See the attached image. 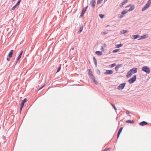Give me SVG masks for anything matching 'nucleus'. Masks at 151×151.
<instances>
[{"mask_svg":"<svg viewBox=\"0 0 151 151\" xmlns=\"http://www.w3.org/2000/svg\"><path fill=\"white\" fill-rule=\"evenodd\" d=\"M120 49H116L114 50H113L112 51L113 53H116Z\"/></svg>","mask_w":151,"mask_h":151,"instance_id":"obj_32","label":"nucleus"},{"mask_svg":"<svg viewBox=\"0 0 151 151\" xmlns=\"http://www.w3.org/2000/svg\"><path fill=\"white\" fill-rule=\"evenodd\" d=\"M124 16L121 14H119L118 16V17L119 18H122Z\"/></svg>","mask_w":151,"mask_h":151,"instance_id":"obj_35","label":"nucleus"},{"mask_svg":"<svg viewBox=\"0 0 151 151\" xmlns=\"http://www.w3.org/2000/svg\"><path fill=\"white\" fill-rule=\"evenodd\" d=\"M86 12V11L85 10H83V9H82L81 15H80L81 17H83L84 14L85 12Z\"/></svg>","mask_w":151,"mask_h":151,"instance_id":"obj_22","label":"nucleus"},{"mask_svg":"<svg viewBox=\"0 0 151 151\" xmlns=\"http://www.w3.org/2000/svg\"><path fill=\"white\" fill-rule=\"evenodd\" d=\"M123 45L122 44L116 45H115V47L116 48H119L120 47L122 46Z\"/></svg>","mask_w":151,"mask_h":151,"instance_id":"obj_24","label":"nucleus"},{"mask_svg":"<svg viewBox=\"0 0 151 151\" xmlns=\"http://www.w3.org/2000/svg\"><path fill=\"white\" fill-rule=\"evenodd\" d=\"M126 114H127L129 115V116H130V115H129V111H127Z\"/></svg>","mask_w":151,"mask_h":151,"instance_id":"obj_42","label":"nucleus"},{"mask_svg":"<svg viewBox=\"0 0 151 151\" xmlns=\"http://www.w3.org/2000/svg\"><path fill=\"white\" fill-rule=\"evenodd\" d=\"M95 53L99 56H100L103 55L102 52L99 51H96Z\"/></svg>","mask_w":151,"mask_h":151,"instance_id":"obj_18","label":"nucleus"},{"mask_svg":"<svg viewBox=\"0 0 151 151\" xmlns=\"http://www.w3.org/2000/svg\"><path fill=\"white\" fill-rule=\"evenodd\" d=\"M142 70L147 73H149L150 72V68L147 66L143 67L142 68Z\"/></svg>","mask_w":151,"mask_h":151,"instance_id":"obj_2","label":"nucleus"},{"mask_svg":"<svg viewBox=\"0 0 151 151\" xmlns=\"http://www.w3.org/2000/svg\"><path fill=\"white\" fill-rule=\"evenodd\" d=\"M10 58H8L7 57L6 58V60H7L8 61H10Z\"/></svg>","mask_w":151,"mask_h":151,"instance_id":"obj_44","label":"nucleus"},{"mask_svg":"<svg viewBox=\"0 0 151 151\" xmlns=\"http://www.w3.org/2000/svg\"><path fill=\"white\" fill-rule=\"evenodd\" d=\"M18 6L16 4L13 6L12 8V10H14V9H15V8L17 6Z\"/></svg>","mask_w":151,"mask_h":151,"instance_id":"obj_34","label":"nucleus"},{"mask_svg":"<svg viewBox=\"0 0 151 151\" xmlns=\"http://www.w3.org/2000/svg\"><path fill=\"white\" fill-rule=\"evenodd\" d=\"M128 12V10H127V9H125L122 12L121 14L122 15H124L127 13Z\"/></svg>","mask_w":151,"mask_h":151,"instance_id":"obj_23","label":"nucleus"},{"mask_svg":"<svg viewBox=\"0 0 151 151\" xmlns=\"http://www.w3.org/2000/svg\"><path fill=\"white\" fill-rule=\"evenodd\" d=\"M123 128L122 127H121L119 130L118 133L120 134L121 132H122V130Z\"/></svg>","mask_w":151,"mask_h":151,"instance_id":"obj_31","label":"nucleus"},{"mask_svg":"<svg viewBox=\"0 0 151 151\" xmlns=\"http://www.w3.org/2000/svg\"><path fill=\"white\" fill-rule=\"evenodd\" d=\"M116 65V64L115 63H114L112 64H111V65H110L109 66L111 68H112Z\"/></svg>","mask_w":151,"mask_h":151,"instance_id":"obj_33","label":"nucleus"},{"mask_svg":"<svg viewBox=\"0 0 151 151\" xmlns=\"http://www.w3.org/2000/svg\"><path fill=\"white\" fill-rule=\"evenodd\" d=\"M106 34V32H103V34H104V35H105Z\"/></svg>","mask_w":151,"mask_h":151,"instance_id":"obj_49","label":"nucleus"},{"mask_svg":"<svg viewBox=\"0 0 151 151\" xmlns=\"http://www.w3.org/2000/svg\"><path fill=\"white\" fill-rule=\"evenodd\" d=\"M122 66V64H119L117 65L115 68V70L116 71H118L119 68L121 67Z\"/></svg>","mask_w":151,"mask_h":151,"instance_id":"obj_13","label":"nucleus"},{"mask_svg":"<svg viewBox=\"0 0 151 151\" xmlns=\"http://www.w3.org/2000/svg\"><path fill=\"white\" fill-rule=\"evenodd\" d=\"M130 6H131V4H129V5H128L126 7L127 8V7H129Z\"/></svg>","mask_w":151,"mask_h":151,"instance_id":"obj_48","label":"nucleus"},{"mask_svg":"<svg viewBox=\"0 0 151 151\" xmlns=\"http://www.w3.org/2000/svg\"><path fill=\"white\" fill-rule=\"evenodd\" d=\"M126 83H123L120 84L118 87V89H123L124 88L125 85H126Z\"/></svg>","mask_w":151,"mask_h":151,"instance_id":"obj_6","label":"nucleus"},{"mask_svg":"<svg viewBox=\"0 0 151 151\" xmlns=\"http://www.w3.org/2000/svg\"><path fill=\"white\" fill-rule=\"evenodd\" d=\"M128 31L127 30H122L120 32V34H124V33L127 32Z\"/></svg>","mask_w":151,"mask_h":151,"instance_id":"obj_26","label":"nucleus"},{"mask_svg":"<svg viewBox=\"0 0 151 151\" xmlns=\"http://www.w3.org/2000/svg\"><path fill=\"white\" fill-rule=\"evenodd\" d=\"M23 53V51L22 50L20 52V53L19 54V55L18 57L17 58V60H19L20 58H21L22 55Z\"/></svg>","mask_w":151,"mask_h":151,"instance_id":"obj_16","label":"nucleus"},{"mask_svg":"<svg viewBox=\"0 0 151 151\" xmlns=\"http://www.w3.org/2000/svg\"><path fill=\"white\" fill-rule=\"evenodd\" d=\"M107 0H105L106 1Z\"/></svg>","mask_w":151,"mask_h":151,"instance_id":"obj_51","label":"nucleus"},{"mask_svg":"<svg viewBox=\"0 0 151 151\" xmlns=\"http://www.w3.org/2000/svg\"><path fill=\"white\" fill-rule=\"evenodd\" d=\"M45 86V84L43 85L42 87H41L38 90H40L43 88Z\"/></svg>","mask_w":151,"mask_h":151,"instance_id":"obj_43","label":"nucleus"},{"mask_svg":"<svg viewBox=\"0 0 151 151\" xmlns=\"http://www.w3.org/2000/svg\"><path fill=\"white\" fill-rule=\"evenodd\" d=\"M19 60H17H17L16 61V62H15V65L17 64L18 63V61H19Z\"/></svg>","mask_w":151,"mask_h":151,"instance_id":"obj_47","label":"nucleus"},{"mask_svg":"<svg viewBox=\"0 0 151 151\" xmlns=\"http://www.w3.org/2000/svg\"><path fill=\"white\" fill-rule=\"evenodd\" d=\"M132 73H131V72H130L129 71L127 73V78H128L129 77H130L131 75H132Z\"/></svg>","mask_w":151,"mask_h":151,"instance_id":"obj_20","label":"nucleus"},{"mask_svg":"<svg viewBox=\"0 0 151 151\" xmlns=\"http://www.w3.org/2000/svg\"><path fill=\"white\" fill-rule=\"evenodd\" d=\"M110 149V148H108V149H104V150L105 151H107L108 150H109Z\"/></svg>","mask_w":151,"mask_h":151,"instance_id":"obj_46","label":"nucleus"},{"mask_svg":"<svg viewBox=\"0 0 151 151\" xmlns=\"http://www.w3.org/2000/svg\"><path fill=\"white\" fill-rule=\"evenodd\" d=\"M104 151H105L104 150Z\"/></svg>","mask_w":151,"mask_h":151,"instance_id":"obj_52","label":"nucleus"},{"mask_svg":"<svg viewBox=\"0 0 151 151\" xmlns=\"http://www.w3.org/2000/svg\"><path fill=\"white\" fill-rule=\"evenodd\" d=\"M27 101V99L26 98L24 99L22 101L20 106L23 107L24 105V104Z\"/></svg>","mask_w":151,"mask_h":151,"instance_id":"obj_10","label":"nucleus"},{"mask_svg":"<svg viewBox=\"0 0 151 151\" xmlns=\"http://www.w3.org/2000/svg\"><path fill=\"white\" fill-rule=\"evenodd\" d=\"M88 6H87L84 8H83V9L86 11L87 8H88Z\"/></svg>","mask_w":151,"mask_h":151,"instance_id":"obj_41","label":"nucleus"},{"mask_svg":"<svg viewBox=\"0 0 151 151\" xmlns=\"http://www.w3.org/2000/svg\"><path fill=\"white\" fill-rule=\"evenodd\" d=\"M96 73L98 74L99 75L101 73V72L100 71V70L98 69H97L96 70Z\"/></svg>","mask_w":151,"mask_h":151,"instance_id":"obj_30","label":"nucleus"},{"mask_svg":"<svg viewBox=\"0 0 151 151\" xmlns=\"http://www.w3.org/2000/svg\"><path fill=\"white\" fill-rule=\"evenodd\" d=\"M147 35H145L143 36H142L140 38L139 40L145 39L147 37Z\"/></svg>","mask_w":151,"mask_h":151,"instance_id":"obj_25","label":"nucleus"},{"mask_svg":"<svg viewBox=\"0 0 151 151\" xmlns=\"http://www.w3.org/2000/svg\"><path fill=\"white\" fill-rule=\"evenodd\" d=\"M111 105L113 107L115 111H116V110H117V109L116 108L115 106L112 103H111Z\"/></svg>","mask_w":151,"mask_h":151,"instance_id":"obj_29","label":"nucleus"},{"mask_svg":"<svg viewBox=\"0 0 151 151\" xmlns=\"http://www.w3.org/2000/svg\"><path fill=\"white\" fill-rule=\"evenodd\" d=\"M151 4V0H148L147 3L142 8V11H145L147 9Z\"/></svg>","mask_w":151,"mask_h":151,"instance_id":"obj_1","label":"nucleus"},{"mask_svg":"<svg viewBox=\"0 0 151 151\" xmlns=\"http://www.w3.org/2000/svg\"><path fill=\"white\" fill-rule=\"evenodd\" d=\"M14 50H11L10 52L9 53L8 55V57H9L10 58H11L12 57L13 54Z\"/></svg>","mask_w":151,"mask_h":151,"instance_id":"obj_9","label":"nucleus"},{"mask_svg":"<svg viewBox=\"0 0 151 151\" xmlns=\"http://www.w3.org/2000/svg\"><path fill=\"white\" fill-rule=\"evenodd\" d=\"M134 9V5H132L131 6L130 8L128 10L129 12H131L132 10H133Z\"/></svg>","mask_w":151,"mask_h":151,"instance_id":"obj_21","label":"nucleus"},{"mask_svg":"<svg viewBox=\"0 0 151 151\" xmlns=\"http://www.w3.org/2000/svg\"><path fill=\"white\" fill-rule=\"evenodd\" d=\"M126 122L130 124H133L134 122V121L133 120H128L126 121Z\"/></svg>","mask_w":151,"mask_h":151,"instance_id":"obj_19","label":"nucleus"},{"mask_svg":"<svg viewBox=\"0 0 151 151\" xmlns=\"http://www.w3.org/2000/svg\"><path fill=\"white\" fill-rule=\"evenodd\" d=\"M88 75L89 76V77L93 75L92 74V71L91 69H88Z\"/></svg>","mask_w":151,"mask_h":151,"instance_id":"obj_15","label":"nucleus"},{"mask_svg":"<svg viewBox=\"0 0 151 151\" xmlns=\"http://www.w3.org/2000/svg\"><path fill=\"white\" fill-rule=\"evenodd\" d=\"M137 68H134L130 70L129 71L132 74L137 73Z\"/></svg>","mask_w":151,"mask_h":151,"instance_id":"obj_8","label":"nucleus"},{"mask_svg":"<svg viewBox=\"0 0 151 151\" xmlns=\"http://www.w3.org/2000/svg\"><path fill=\"white\" fill-rule=\"evenodd\" d=\"M139 37V35H132V39L135 40L138 38Z\"/></svg>","mask_w":151,"mask_h":151,"instance_id":"obj_12","label":"nucleus"},{"mask_svg":"<svg viewBox=\"0 0 151 151\" xmlns=\"http://www.w3.org/2000/svg\"><path fill=\"white\" fill-rule=\"evenodd\" d=\"M61 65H60V66H59V67L58 68L57 70V71H56V73L59 72L61 69Z\"/></svg>","mask_w":151,"mask_h":151,"instance_id":"obj_28","label":"nucleus"},{"mask_svg":"<svg viewBox=\"0 0 151 151\" xmlns=\"http://www.w3.org/2000/svg\"><path fill=\"white\" fill-rule=\"evenodd\" d=\"M148 123L146 122L143 121L140 122L139 124L141 126H144L147 124Z\"/></svg>","mask_w":151,"mask_h":151,"instance_id":"obj_11","label":"nucleus"},{"mask_svg":"<svg viewBox=\"0 0 151 151\" xmlns=\"http://www.w3.org/2000/svg\"><path fill=\"white\" fill-rule=\"evenodd\" d=\"M93 61L94 63L95 64L96 67H97V60H96L95 58L94 57H93Z\"/></svg>","mask_w":151,"mask_h":151,"instance_id":"obj_17","label":"nucleus"},{"mask_svg":"<svg viewBox=\"0 0 151 151\" xmlns=\"http://www.w3.org/2000/svg\"><path fill=\"white\" fill-rule=\"evenodd\" d=\"M96 4L95 0H92L91 1L90 3V5L93 8H94L95 6V4Z\"/></svg>","mask_w":151,"mask_h":151,"instance_id":"obj_5","label":"nucleus"},{"mask_svg":"<svg viewBox=\"0 0 151 151\" xmlns=\"http://www.w3.org/2000/svg\"><path fill=\"white\" fill-rule=\"evenodd\" d=\"M83 25L82 24H81V26H80L79 30L77 32L78 34H80L81 33L83 30Z\"/></svg>","mask_w":151,"mask_h":151,"instance_id":"obj_14","label":"nucleus"},{"mask_svg":"<svg viewBox=\"0 0 151 151\" xmlns=\"http://www.w3.org/2000/svg\"><path fill=\"white\" fill-rule=\"evenodd\" d=\"M23 106H20V113H21L22 109L23 108Z\"/></svg>","mask_w":151,"mask_h":151,"instance_id":"obj_40","label":"nucleus"},{"mask_svg":"<svg viewBox=\"0 0 151 151\" xmlns=\"http://www.w3.org/2000/svg\"><path fill=\"white\" fill-rule=\"evenodd\" d=\"M136 76L135 75L129 80L128 82L130 84L136 81Z\"/></svg>","mask_w":151,"mask_h":151,"instance_id":"obj_3","label":"nucleus"},{"mask_svg":"<svg viewBox=\"0 0 151 151\" xmlns=\"http://www.w3.org/2000/svg\"><path fill=\"white\" fill-rule=\"evenodd\" d=\"M128 0H124V1H123L122 3V6L124 4H126V3L127 2Z\"/></svg>","mask_w":151,"mask_h":151,"instance_id":"obj_27","label":"nucleus"},{"mask_svg":"<svg viewBox=\"0 0 151 151\" xmlns=\"http://www.w3.org/2000/svg\"><path fill=\"white\" fill-rule=\"evenodd\" d=\"M120 134H119L118 133H117V139H118L119 137V135H120Z\"/></svg>","mask_w":151,"mask_h":151,"instance_id":"obj_45","label":"nucleus"},{"mask_svg":"<svg viewBox=\"0 0 151 151\" xmlns=\"http://www.w3.org/2000/svg\"><path fill=\"white\" fill-rule=\"evenodd\" d=\"M21 1V0H18V1H17L16 4L17 6L19 5L20 4Z\"/></svg>","mask_w":151,"mask_h":151,"instance_id":"obj_36","label":"nucleus"},{"mask_svg":"<svg viewBox=\"0 0 151 151\" xmlns=\"http://www.w3.org/2000/svg\"><path fill=\"white\" fill-rule=\"evenodd\" d=\"M113 73V71L111 70H106V72H104V73L105 75H111Z\"/></svg>","mask_w":151,"mask_h":151,"instance_id":"obj_7","label":"nucleus"},{"mask_svg":"<svg viewBox=\"0 0 151 151\" xmlns=\"http://www.w3.org/2000/svg\"><path fill=\"white\" fill-rule=\"evenodd\" d=\"M104 14H99V16L100 17V18H103L104 16Z\"/></svg>","mask_w":151,"mask_h":151,"instance_id":"obj_38","label":"nucleus"},{"mask_svg":"<svg viewBox=\"0 0 151 151\" xmlns=\"http://www.w3.org/2000/svg\"><path fill=\"white\" fill-rule=\"evenodd\" d=\"M102 0H97V3L98 4H101Z\"/></svg>","mask_w":151,"mask_h":151,"instance_id":"obj_37","label":"nucleus"},{"mask_svg":"<svg viewBox=\"0 0 151 151\" xmlns=\"http://www.w3.org/2000/svg\"><path fill=\"white\" fill-rule=\"evenodd\" d=\"M89 78H90V79L95 84L97 85L98 84V82L95 80V77L93 75L90 76Z\"/></svg>","mask_w":151,"mask_h":151,"instance_id":"obj_4","label":"nucleus"},{"mask_svg":"<svg viewBox=\"0 0 151 151\" xmlns=\"http://www.w3.org/2000/svg\"><path fill=\"white\" fill-rule=\"evenodd\" d=\"M101 51H102V52H104L105 50V49H104V47L101 46Z\"/></svg>","mask_w":151,"mask_h":151,"instance_id":"obj_39","label":"nucleus"},{"mask_svg":"<svg viewBox=\"0 0 151 151\" xmlns=\"http://www.w3.org/2000/svg\"><path fill=\"white\" fill-rule=\"evenodd\" d=\"M104 47H106V44H104Z\"/></svg>","mask_w":151,"mask_h":151,"instance_id":"obj_50","label":"nucleus"}]
</instances>
